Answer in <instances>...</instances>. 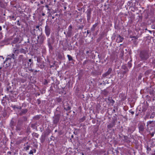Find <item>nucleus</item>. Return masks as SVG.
Masks as SVG:
<instances>
[{
  "instance_id": "12",
  "label": "nucleus",
  "mask_w": 155,
  "mask_h": 155,
  "mask_svg": "<svg viewBox=\"0 0 155 155\" xmlns=\"http://www.w3.org/2000/svg\"><path fill=\"white\" fill-rule=\"evenodd\" d=\"M123 39V38H122L119 35L116 38V41L117 43H120L122 42Z\"/></svg>"
},
{
  "instance_id": "25",
  "label": "nucleus",
  "mask_w": 155,
  "mask_h": 155,
  "mask_svg": "<svg viewBox=\"0 0 155 155\" xmlns=\"http://www.w3.org/2000/svg\"><path fill=\"white\" fill-rule=\"evenodd\" d=\"M122 68L124 70H127V69H128L126 66L125 65H123L122 66Z\"/></svg>"
},
{
  "instance_id": "15",
  "label": "nucleus",
  "mask_w": 155,
  "mask_h": 155,
  "mask_svg": "<svg viewBox=\"0 0 155 155\" xmlns=\"http://www.w3.org/2000/svg\"><path fill=\"white\" fill-rule=\"evenodd\" d=\"M114 125V122H112L110 124H109L107 126V128L108 129H110L112 127H113Z\"/></svg>"
},
{
  "instance_id": "10",
  "label": "nucleus",
  "mask_w": 155,
  "mask_h": 155,
  "mask_svg": "<svg viewBox=\"0 0 155 155\" xmlns=\"http://www.w3.org/2000/svg\"><path fill=\"white\" fill-rule=\"evenodd\" d=\"M16 46L17 47V48L15 49L14 48L13 51L14 54L17 53V54H16V55L17 56L18 54V51L19 50L18 49V48H19L20 46L18 45H17Z\"/></svg>"
},
{
  "instance_id": "44",
  "label": "nucleus",
  "mask_w": 155,
  "mask_h": 155,
  "mask_svg": "<svg viewBox=\"0 0 155 155\" xmlns=\"http://www.w3.org/2000/svg\"><path fill=\"white\" fill-rule=\"evenodd\" d=\"M40 3L42 4H44V2L43 1H41L40 2Z\"/></svg>"
},
{
  "instance_id": "35",
  "label": "nucleus",
  "mask_w": 155,
  "mask_h": 155,
  "mask_svg": "<svg viewBox=\"0 0 155 155\" xmlns=\"http://www.w3.org/2000/svg\"><path fill=\"white\" fill-rule=\"evenodd\" d=\"M152 64H153L155 66V59H154L152 62Z\"/></svg>"
},
{
  "instance_id": "9",
  "label": "nucleus",
  "mask_w": 155,
  "mask_h": 155,
  "mask_svg": "<svg viewBox=\"0 0 155 155\" xmlns=\"http://www.w3.org/2000/svg\"><path fill=\"white\" fill-rule=\"evenodd\" d=\"M112 71V69L111 68H110L108 69V71L105 73L104 74H103L102 75V76L103 77H106L109 74H110Z\"/></svg>"
},
{
  "instance_id": "46",
  "label": "nucleus",
  "mask_w": 155,
  "mask_h": 155,
  "mask_svg": "<svg viewBox=\"0 0 155 155\" xmlns=\"http://www.w3.org/2000/svg\"><path fill=\"white\" fill-rule=\"evenodd\" d=\"M154 133H153V132L151 134V135L152 136H153V135H154Z\"/></svg>"
},
{
  "instance_id": "64",
  "label": "nucleus",
  "mask_w": 155,
  "mask_h": 155,
  "mask_svg": "<svg viewBox=\"0 0 155 155\" xmlns=\"http://www.w3.org/2000/svg\"><path fill=\"white\" fill-rule=\"evenodd\" d=\"M64 34H65V35H67V34H66V33H65V32H64Z\"/></svg>"
},
{
  "instance_id": "1",
  "label": "nucleus",
  "mask_w": 155,
  "mask_h": 155,
  "mask_svg": "<svg viewBox=\"0 0 155 155\" xmlns=\"http://www.w3.org/2000/svg\"><path fill=\"white\" fill-rule=\"evenodd\" d=\"M150 57L149 51L146 50L141 51L140 54V57L142 61H145L147 59Z\"/></svg>"
},
{
  "instance_id": "61",
  "label": "nucleus",
  "mask_w": 155,
  "mask_h": 155,
  "mask_svg": "<svg viewBox=\"0 0 155 155\" xmlns=\"http://www.w3.org/2000/svg\"><path fill=\"white\" fill-rule=\"evenodd\" d=\"M3 27H4V28H5V25H4Z\"/></svg>"
},
{
  "instance_id": "48",
  "label": "nucleus",
  "mask_w": 155,
  "mask_h": 155,
  "mask_svg": "<svg viewBox=\"0 0 155 155\" xmlns=\"http://www.w3.org/2000/svg\"><path fill=\"white\" fill-rule=\"evenodd\" d=\"M29 71H32V72L33 71V69H29Z\"/></svg>"
},
{
  "instance_id": "16",
  "label": "nucleus",
  "mask_w": 155,
  "mask_h": 155,
  "mask_svg": "<svg viewBox=\"0 0 155 155\" xmlns=\"http://www.w3.org/2000/svg\"><path fill=\"white\" fill-rule=\"evenodd\" d=\"M29 62L28 63V67H31L32 65L33 61L31 59H29L28 60Z\"/></svg>"
},
{
  "instance_id": "6",
  "label": "nucleus",
  "mask_w": 155,
  "mask_h": 155,
  "mask_svg": "<svg viewBox=\"0 0 155 155\" xmlns=\"http://www.w3.org/2000/svg\"><path fill=\"white\" fill-rule=\"evenodd\" d=\"M72 34V26L70 25L68 29L66 36L68 37H71Z\"/></svg>"
},
{
  "instance_id": "5",
  "label": "nucleus",
  "mask_w": 155,
  "mask_h": 155,
  "mask_svg": "<svg viewBox=\"0 0 155 155\" xmlns=\"http://www.w3.org/2000/svg\"><path fill=\"white\" fill-rule=\"evenodd\" d=\"M45 38V36L44 35H41L40 36H39V38H38V39L37 40L38 43L40 44H42L43 43L44 41Z\"/></svg>"
},
{
  "instance_id": "62",
  "label": "nucleus",
  "mask_w": 155,
  "mask_h": 155,
  "mask_svg": "<svg viewBox=\"0 0 155 155\" xmlns=\"http://www.w3.org/2000/svg\"><path fill=\"white\" fill-rule=\"evenodd\" d=\"M2 68L1 67H0V70H1L2 69Z\"/></svg>"
},
{
  "instance_id": "45",
  "label": "nucleus",
  "mask_w": 155,
  "mask_h": 155,
  "mask_svg": "<svg viewBox=\"0 0 155 155\" xmlns=\"http://www.w3.org/2000/svg\"><path fill=\"white\" fill-rule=\"evenodd\" d=\"M45 7L47 8H49L48 6L47 5H45Z\"/></svg>"
},
{
  "instance_id": "8",
  "label": "nucleus",
  "mask_w": 155,
  "mask_h": 155,
  "mask_svg": "<svg viewBox=\"0 0 155 155\" xmlns=\"http://www.w3.org/2000/svg\"><path fill=\"white\" fill-rule=\"evenodd\" d=\"M18 61L20 62H22V64H24L25 62L26 61V59L23 57V56L22 55H20L18 57Z\"/></svg>"
},
{
  "instance_id": "7",
  "label": "nucleus",
  "mask_w": 155,
  "mask_h": 155,
  "mask_svg": "<svg viewBox=\"0 0 155 155\" xmlns=\"http://www.w3.org/2000/svg\"><path fill=\"white\" fill-rule=\"evenodd\" d=\"M91 9H88L87 11V20L88 22L91 19Z\"/></svg>"
},
{
  "instance_id": "47",
  "label": "nucleus",
  "mask_w": 155,
  "mask_h": 155,
  "mask_svg": "<svg viewBox=\"0 0 155 155\" xmlns=\"http://www.w3.org/2000/svg\"><path fill=\"white\" fill-rule=\"evenodd\" d=\"M89 31L88 30H87V35L88 34H89Z\"/></svg>"
},
{
  "instance_id": "22",
  "label": "nucleus",
  "mask_w": 155,
  "mask_h": 155,
  "mask_svg": "<svg viewBox=\"0 0 155 155\" xmlns=\"http://www.w3.org/2000/svg\"><path fill=\"white\" fill-rule=\"evenodd\" d=\"M45 136H42L41 137V143H43L44 142L45 140Z\"/></svg>"
},
{
  "instance_id": "50",
  "label": "nucleus",
  "mask_w": 155,
  "mask_h": 155,
  "mask_svg": "<svg viewBox=\"0 0 155 155\" xmlns=\"http://www.w3.org/2000/svg\"><path fill=\"white\" fill-rule=\"evenodd\" d=\"M2 30V26H0V31H1Z\"/></svg>"
},
{
  "instance_id": "26",
  "label": "nucleus",
  "mask_w": 155,
  "mask_h": 155,
  "mask_svg": "<svg viewBox=\"0 0 155 155\" xmlns=\"http://www.w3.org/2000/svg\"><path fill=\"white\" fill-rule=\"evenodd\" d=\"M10 18H12V20H15L16 19V18H15L14 15L10 17Z\"/></svg>"
},
{
  "instance_id": "41",
  "label": "nucleus",
  "mask_w": 155,
  "mask_h": 155,
  "mask_svg": "<svg viewBox=\"0 0 155 155\" xmlns=\"http://www.w3.org/2000/svg\"><path fill=\"white\" fill-rule=\"evenodd\" d=\"M24 120L26 121L27 120V119L26 117H24Z\"/></svg>"
},
{
  "instance_id": "54",
  "label": "nucleus",
  "mask_w": 155,
  "mask_h": 155,
  "mask_svg": "<svg viewBox=\"0 0 155 155\" xmlns=\"http://www.w3.org/2000/svg\"><path fill=\"white\" fill-rule=\"evenodd\" d=\"M19 20H18V21L17 22H18V25H20V24H18V23H19Z\"/></svg>"
},
{
  "instance_id": "42",
  "label": "nucleus",
  "mask_w": 155,
  "mask_h": 155,
  "mask_svg": "<svg viewBox=\"0 0 155 155\" xmlns=\"http://www.w3.org/2000/svg\"><path fill=\"white\" fill-rule=\"evenodd\" d=\"M70 109H71V107H68V108H67V110H70Z\"/></svg>"
},
{
  "instance_id": "29",
  "label": "nucleus",
  "mask_w": 155,
  "mask_h": 155,
  "mask_svg": "<svg viewBox=\"0 0 155 155\" xmlns=\"http://www.w3.org/2000/svg\"><path fill=\"white\" fill-rule=\"evenodd\" d=\"M124 52L123 51H122L121 52V53L120 54V55L121 57H122L124 55Z\"/></svg>"
},
{
  "instance_id": "4",
  "label": "nucleus",
  "mask_w": 155,
  "mask_h": 155,
  "mask_svg": "<svg viewBox=\"0 0 155 155\" xmlns=\"http://www.w3.org/2000/svg\"><path fill=\"white\" fill-rule=\"evenodd\" d=\"M51 29L49 26L48 25H46L45 27V32L46 36L48 37L49 36L51 33Z\"/></svg>"
},
{
  "instance_id": "59",
  "label": "nucleus",
  "mask_w": 155,
  "mask_h": 155,
  "mask_svg": "<svg viewBox=\"0 0 155 155\" xmlns=\"http://www.w3.org/2000/svg\"><path fill=\"white\" fill-rule=\"evenodd\" d=\"M82 155H84V153H82Z\"/></svg>"
},
{
  "instance_id": "28",
  "label": "nucleus",
  "mask_w": 155,
  "mask_h": 155,
  "mask_svg": "<svg viewBox=\"0 0 155 155\" xmlns=\"http://www.w3.org/2000/svg\"><path fill=\"white\" fill-rule=\"evenodd\" d=\"M85 117H83L82 118L80 119V122H83L84 120H85Z\"/></svg>"
},
{
  "instance_id": "39",
  "label": "nucleus",
  "mask_w": 155,
  "mask_h": 155,
  "mask_svg": "<svg viewBox=\"0 0 155 155\" xmlns=\"http://www.w3.org/2000/svg\"><path fill=\"white\" fill-rule=\"evenodd\" d=\"M149 93L150 95H152V94H153V91H150Z\"/></svg>"
},
{
  "instance_id": "37",
  "label": "nucleus",
  "mask_w": 155,
  "mask_h": 155,
  "mask_svg": "<svg viewBox=\"0 0 155 155\" xmlns=\"http://www.w3.org/2000/svg\"><path fill=\"white\" fill-rule=\"evenodd\" d=\"M128 71V69H127V70H126L125 71H124L123 72V73L124 74H126Z\"/></svg>"
},
{
  "instance_id": "36",
  "label": "nucleus",
  "mask_w": 155,
  "mask_h": 155,
  "mask_svg": "<svg viewBox=\"0 0 155 155\" xmlns=\"http://www.w3.org/2000/svg\"><path fill=\"white\" fill-rule=\"evenodd\" d=\"M57 101L58 102H60L61 101V98H58L57 99Z\"/></svg>"
},
{
  "instance_id": "33",
  "label": "nucleus",
  "mask_w": 155,
  "mask_h": 155,
  "mask_svg": "<svg viewBox=\"0 0 155 155\" xmlns=\"http://www.w3.org/2000/svg\"><path fill=\"white\" fill-rule=\"evenodd\" d=\"M34 152L33 150H31L30 152L29 153V154H33Z\"/></svg>"
},
{
  "instance_id": "40",
  "label": "nucleus",
  "mask_w": 155,
  "mask_h": 155,
  "mask_svg": "<svg viewBox=\"0 0 155 155\" xmlns=\"http://www.w3.org/2000/svg\"><path fill=\"white\" fill-rule=\"evenodd\" d=\"M39 28V25H37V26H36V28L35 29H40Z\"/></svg>"
},
{
  "instance_id": "51",
  "label": "nucleus",
  "mask_w": 155,
  "mask_h": 155,
  "mask_svg": "<svg viewBox=\"0 0 155 155\" xmlns=\"http://www.w3.org/2000/svg\"><path fill=\"white\" fill-rule=\"evenodd\" d=\"M38 71H38L37 70H35V73H36V72H38Z\"/></svg>"
},
{
  "instance_id": "27",
  "label": "nucleus",
  "mask_w": 155,
  "mask_h": 155,
  "mask_svg": "<svg viewBox=\"0 0 155 155\" xmlns=\"http://www.w3.org/2000/svg\"><path fill=\"white\" fill-rule=\"evenodd\" d=\"M30 147V146L28 145L27 147H24V148L26 150H29Z\"/></svg>"
},
{
  "instance_id": "31",
  "label": "nucleus",
  "mask_w": 155,
  "mask_h": 155,
  "mask_svg": "<svg viewBox=\"0 0 155 155\" xmlns=\"http://www.w3.org/2000/svg\"><path fill=\"white\" fill-rule=\"evenodd\" d=\"M128 131L129 133H130V132L131 133L133 131V130L132 131L130 128H128Z\"/></svg>"
},
{
  "instance_id": "53",
  "label": "nucleus",
  "mask_w": 155,
  "mask_h": 155,
  "mask_svg": "<svg viewBox=\"0 0 155 155\" xmlns=\"http://www.w3.org/2000/svg\"><path fill=\"white\" fill-rule=\"evenodd\" d=\"M35 135H37L36 136V137H38V134H35Z\"/></svg>"
},
{
  "instance_id": "52",
  "label": "nucleus",
  "mask_w": 155,
  "mask_h": 155,
  "mask_svg": "<svg viewBox=\"0 0 155 155\" xmlns=\"http://www.w3.org/2000/svg\"><path fill=\"white\" fill-rule=\"evenodd\" d=\"M83 28V26H82V27H80L79 28Z\"/></svg>"
},
{
  "instance_id": "43",
  "label": "nucleus",
  "mask_w": 155,
  "mask_h": 155,
  "mask_svg": "<svg viewBox=\"0 0 155 155\" xmlns=\"http://www.w3.org/2000/svg\"><path fill=\"white\" fill-rule=\"evenodd\" d=\"M11 153H12L10 151H9V152H8V153H7V154H11Z\"/></svg>"
},
{
  "instance_id": "34",
  "label": "nucleus",
  "mask_w": 155,
  "mask_h": 155,
  "mask_svg": "<svg viewBox=\"0 0 155 155\" xmlns=\"http://www.w3.org/2000/svg\"><path fill=\"white\" fill-rule=\"evenodd\" d=\"M132 38H133V39L132 40H133L134 39L135 40H136L137 39V38L135 36L133 37Z\"/></svg>"
},
{
  "instance_id": "24",
  "label": "nucleus",
  "mask_w": 155,
  "mask_h": 155,
  "mask_svg": "<svg viewBox=\"0 0 155 155\" xmlns=\"http://www.w3.org/2000/svg\"><path fill=\"white\" fill-rule=\"evenodd\" d=\"M12 107L14 109L16 108L17 109H20V110H21V107H17L15 105L12 106Z\"/></svg>"
},
{
  "instance_id": "56",
  "label": "nucleus",
  "mask_w": 155,
  "mask_h": 155,
  "mask_svg": "<svg viewBox=\"0 0 155 155\" xmlns=\"http://www.w3.org/2000/svg\"><path fill=\"white\" fill-rule=\"evenodd\" d=\"M48 11H50V9L48 8Z\"/></svg>"
},
{
  "instance_id": "60",
  "label": "nucleus",
  "mask_w": 155,
  "mask_h": 155,
  "mask_svg": "<svg viewBox=\"0 0 155 155\" xmlns=\"http://www.w3.org/2000/svg\"><path fill=\"white\" fill-rule=\"evenodd\" d=\"M54 17H52V18L53 19H54Z\"/></svg>"
},
{
  "instance_id": "18",
  "label": "nucleus",
  "mask_w": 155,
  "mask_h": 155,
  "mask_svg": "<svg viewBox=\"0 0 155 155\" xmlns=\"http://www.w3.org/2000/svg\"><path fill=\"white\" fill-rule=\"evenodd\" d=\"M139 129L140 132H143L144 130V127L143 125H140L139 127Z\"/></svg>"
},
{
  "instance_id": "57",
  "label": "nucleus",
  "mask_w": 155,
  "mask_h": 155,
  "mask_svg": "<svg viewBox=\"0 0 155 155\" xmlns=\"http://www.w3.org/2000/svg\"><path fill=\"white\" fill-rule=\"evenodd\" d=\"M149 31V32H150V33H151V32H152V31Z\"/></svg>"
},
{
  "instance_id": "55",
  "label": "nucleus",
  "mask_w": 155,
  "mask_h": 155,
  "mask_svg": "<svg viewBox=\"0 0 155 155\" xmlns=\"http://www.w3.org/2000/svg\"><path fill=\"white\" fill-rule=\"evenodd\" d=\"M42 15L43 16H44V15H45V14L44 13H43L42 14Z\"/></svg>"
},
{
  "instance_id": "13",
  "label": "nucleus",
  "mask_w": 155,
  "mask_h": 155,
  "mask_svg": "<svg viewBox=\"0 0 155 155\" xmlns=\"http://www.w3.org/2000/svg\"><path fill=\"white\" fill-rule=\"evenodd\" d=\"M8 57L7 58V59H10L13 58L14 59H15V55L14 53L8 55Z\"/></svg>"
},
{
  "instance_id": "21",
  "label": "nucleus",
  "mask_w": 155,
  "mask_h": 155,
  "mask_svg": "<svg viewBox=\"0 0 155 155\" xmlns=\"http://www.w3.org/2000/svg\"><path fill=\"white\" fill-rule=\"evenodd\" d=\"M19 51H20V52L21 53H23L24 54L26 53V51L24 49L21 48L19 49Z\"/></svg>"
},
{
  "instance_id": "32",
  "label": "nucleus",
  "mask_w": 155,
  "mask_h": 155,
  "mask_svg": "<svg viewBox=\"0 0 155 155\" xmlns=\"http://www.w3.org/2000/svg\"><path fill=\"white\" fill-rule=\"evenodd\" d=\"M129 112L132 115H133L134 113V112L132 111L131 110H129Z\"/></svg>"
},
{
  "instance_id": "17",
  "label": "nucleus",
  "mask_w": 155,
  "mask_h": 155,
  "mask_svg": "<svg viewBox=\"0 0 155 155\" xmlns=\"http://www.w3.org/2000/svg\"><path fill=\"white\" fill-rule=\"evenodd\" d=\"M19 40V38H14L13 40L12 41V43L15 44L17 43Z\"/></svg>"
},
{
  "instance_id": "49",
  "label": "nucleus",
  "mask_w": 155,
  "mask_h": 155,
  "mask_svg": "<svg viewBox=\"0 0 155 155\" xmlns=\"http://www.w3.org/2000/svg\"><path fill=\"white\" fill-rule=\"evenodd\" d=\"M33 151H34V153H35L36 151V150L35 149H34L33 150Z\"/></svg>"
},
{
  "instance_id": "19",
  "label": "nucleus",
  "mask_w": 155,
  "mask_h": 155,
  "mask_svg": "<svg viewBox=\"0 0 155 155\" xmlns=\"http://www.w3.org/2000/svg\"><path fill=\"white\" fill-rule=\"evenodd\" d=\"M28 110L26 109H23L21 110L20 114L21 115L22 114H25L28 112Z\"/></svg>"
},
{
  "instance_id": "58",
  "label": "nucleus",
  "mask_w": 155,
  "mask_h": 155,
  "mask_svg": "<svg viewBox=\"0 0 155 155\" xmlns=\"http://www.w3.org/2000/svg\"><path fill=\"white\" fill-rule=\"evenodd\" d=\"M153 33H155V31H153Z\"/></svg>"
},
{
  "instance_id": "38",
  "label": "nucleus",
  "mask_w": 155,
  "mask_h": 155,
  "mask_svg": "<svg viewBox=\"0 0 155 155\" xmlns=\"http://www.w3.org/2000/svg\"><path fill=\"white\" fill-rule=\"evenodd\" d=\"M152 122V121H149V122H147V126L149 124H151Z\"/></svg>"
},
{
  "instance_id": "3",
  "label": "nucleus",
  "mask_w": 155,
  "mask_h": 155,
  "mask_svg": "<svg viewBox=\"0 0 155 155\" xmlns=\"http://www.w3.org/2000/svg\"><path fill=\"white\" fill-rule=\"evenodd\" d=\"M60 116V114H57L53 117V121L54 124H57L59 122Z\"/></svg>"
},
{
  "instance_id": "20",
  "label": "nucleus",
  "mask_w": 155,
  "mask_h": 155,
  "mask_svg": "<svg viewBox=\"0 0 155 155\" xmlns=\"http://www.w3.org/2000/svg\"><path fill=\"white\" fill-rule=\"evenodd\" d=\"M147 107H146L145 105L143 106L142 107V111L143 112H145L147 110Z\"/></svg>"
},
{
  "instance_id": "14",
  "label": "nucleus",
  "mask_w": 155,
  "mask_h": 155,
  "mask_svg": "<svg viewBox=\"0 0 155 155\" xmlns=\"http://www.w3.org/2000/svg\"><path fill=\"white\" fill-rule=\"evenodd\" d=\"M48 45L49 49L50 50H52L53 47L51 45L50 39V38H49L48 40Z\"/></svg>"
},
{
  "instance_id": "30",
  "label": "nucleus",
  "mask_w": 155,
  "mask_h": 155,
  "mask_svg": "<svg viewBox=\"0 0 155 155\" xmlns=\"http://www.w3.org/2000/svg\"><path fill=\"white\" fill-rule=\"evenodd\" d=\"M128 66L130 68L131 67V64L130 62H128Z\"/></svg>"
},
{
  "instance_id": "23",
  "label": "nucleus",
  "mask_w": 155,
  "mask_h": 155,
  "mask_svg": "<svg viewBox=\"0 0 155 155\" xmlns=\"http://www.w3.org/2000/svg\"><path fill=\"white\" fill-rule=\"evenodd\" d=\"M67 57L69 61H72L73 60L72 57L71 55L68 54L67 55Z\"/></svg>"
},
{
  "instance_id": "11",
  "label": "nucleus",
  "mask_w": 155,
  "mask_h": 155,
  "mask_svg": "<svg viewBox=\"0 0 155 155\" xmlns=\"http://www.w3.org/2000/svg\"><path fill=\"white\" fill-rule=\"evenodd\" d=\"M99 24V23L97 22L95 23L94 25L92 26L91 27V31H94L95 30V28L97 27V26Z\"/></svg>"
},
{
  "instance_id": "2",
  "label": "nucleus",
  "mask_w": 155,
  "mask_h": 155,
  "mask_svg": "<svg viewBox=\"0 0 155 155\" xmlns=\"http://www.w3.org/2000/svg\"><path fill=\"white\" fill-rule=\"evenodd\" d=\"M31 33L32 35L35 36H37L38 38H39V36L41 35L42 33L40 29H34L33 31H31Z\"/></svg>"
},
{
  "instance_id": "63",
  "label": "nucleus",
  "mask_w": 155,
  "mask_h": 155,
  "mask_svg": "<svg viewBox=\"0 0 155 155\" xmlns=\"http://www.w3.org/2000/svg\"><path fill=\"white\" fill-rule=\"evenodd\" d=\"M57 131V130H55V132H56Z\"/></svg>"
}]
</instances>
